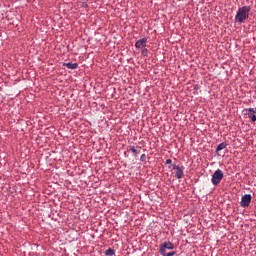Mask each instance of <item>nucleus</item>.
<instances>
[{
    "instance_id": "7",
    "label": "nucleus",
    "mask_w": 256,
    "mask_h": 256,
    "mask_svg": "<svg viewBox=\"0 0 256 256\" xmlns=\"http://www.w3.org/2000/svg\"><path fill=\"white\" fill-rule=\"evenodd\" d=\"M136 49H145L147 47V38H142L135 43Z\"/></svg>"
},
{
    "instance_id": "15",
    "label": "nucleus",
    "mask_w": 256,
    "mask_h": 256,
    "mask_svg": "<svg viewBox=\"0 0 256 256\" xmlns=\"http://www.w3.org/2000/svg\"><path fill=\"white\" fill-rule=\"evenodd\" d=\"M165 163H166V165H171V163H173V160L167 159V160L165 161Z\"/></svg>"
},
{
    "instance_id": "11",
    "label": "nucleus",
    "mask_w": 256,
    "mask_h": 256,
    "mask_svg": "<svg viewBox=\"0 0 256 256\" xmlns=\"http://www.w3.org/2000/svg\"><path fill=\"white\" fill-rule=\"evenodd\" d=\"M105 255L113 256L115 255V250H113V248H109L108 250L105 251Z\"/></svg>"
},
{
    "instance_id": "16",
    "label": "nucleus",
    "mask_w": 256,
    "mask_h": 256,
    "mask_svg": "<svg viewBox=\"0 0 256 256\" xmlns=\"http://www.w3.org/2000/svg\"><path fill=\"white\" fill-rule=\"evenodd\" d=\"M82 6L83 7H89V5H87V3H83Z\"/></svg>"
},
{
    "instance_id": "5",
    "label": "nucleus",
    "mask_w": 256,
    "mask_h": 256,
    "mask_svg": "<svg viewBox=\"0 0 256 256\" xmlns=\"http://www.w3.org/2000/svg\"><path fill=\"white\" fill-rule=\"evenodd\" d=\"M172 169L176 171L175 177L176 179H183V170L185 169L183 166L179 167L176 164L171 165Z\"/></svg>"
},
{
    "instance_id": "10",
    "label": "nucleus",
    "mask_w": 256,
    "mask_h": 256,
    "mask_svg": "<svg viewBox=\"0 0 256 256\" xmlns=\"http://www.w3.org/2000/svg\"><path fill=\"white\" fill-rule=\"evenodd\" d=\"M227 148V144L226 142H222L220 143L217 148H216V153H219V151H223V149H226Z\"/></svg>"
},
{
    "instance_id": "4",
    "label": "nucleus",
    "mask_w": 256,
    "mask_h": 256,
    "mask_svg": "<svg viewBox=\"0 0 256 256\" xmlns=\"http://www.w3.org/2000/svg\"><path fill=\"white\" fill-rule=\"evenodd\" d=\"M253 197L251 194H245L242 196L241 201H240V206L243 207L244 209L249 207L251 205V200Z\"/></svg>"
},
{
    "instance_id": "2",
    "label": "nucleus",
    "mask_w": 256,
    "mask_h": 256,
    "mask_svg": "<svg viewBox=\"0 0 256 256\" xmlns=\"http://www.w3.org/2000/svg\"><path fill=\"white\" fill-rule=\"evenodd\" d=\"M173 251L175 249V244H173L171 241H166L162 244H160L159 253L160 255H165V252L167 251Z\"/></svg>"
},
{
    "instance_id": "6",
    "label": "nucleus",
    "mask_w": 256,
    "mask_h": 256,
    "mask_svg": "<svg viewBox=\"0 0 256 256\" xmlns=\"http://www.w3.org/2000/svg\"><path fill=\"white\" fill-rule=\"evenodd\" d=\"M246 111L248 112V113H246V115H248V118L251 119L252 123H255V121H256L255 108H248V109H246Z\"/></svg>"
},
{
    "instance_id": "9",
    "label": "nucleus",
    "mask_w": 256,
    "mask_h": 256,
    "mask_svg": "<svg viewBox=\"0 0 256 256\" xmlns=\"http://www.w3.org/2000/svg\"><path fill=\"white\" fill-rule=\"evenodd\" d=\"M63 67H67V69H77L79 67V64L68 62V63H63Z\"/></svg>"
},
{
    "instance_id": "14",
    "label": "nucleus",
    "mask_w": 256,
    "mask_h": 256,
    "mask_svg": "<svg viewBox=\"0 0 256 256\" xmlns=\"http://www.w3.org/2000/svg\"><path fill=\"white\" fill-rule=\"evenodd\" d=\"M142 55H144V57L147 55V48H142Z\"/></svg>"
},
{
    "instance_id": "13",
    "label": "nucleus",
    "mask_w": 256,
    "mask_h": 256,
    "mask_svg": "<svg viewBox=\"0 0 256 256\" xmlns=\"http://www.w3.org/2000/svg\"><path fill=\"white\" fill-rule=\"evenodd\" d=\"M140 161H142V163H145L147 161V155L142 154L140 157Z\"/></svg>"
},
{
    "instance_id": "1",
    "label": "nucleus",
    "mask_w": 256,
    "mask_h": 256,
    "mask_svg": "<svg viewBox=\"0 0 256 256\" xmlns=\"http://www.w3.org/2000/svg\"><path fill=\"white\" fill-rule=\"evenodd\" d=\"M249 13H251V6H243L238 8V11L235 16L236 23H244L249 19Z\"/></svg>"
},
{
    "instance_id": "12",
    "label": "nucleus",
    "mask_w": 256,
    "mask_h": 256,
    "mask_svg": "<svg viewBox=\"0 0 256 256\" xmlns=\"http://www.w3.org/2000/svg\"><path fill=\"white\" fill-rule=\"evenodd\" d=\"M175 255H177V252H175V251H172L169 253H167V251H166V252H164V254H162V256H175Z\"/></svg>"
},
{
    "instance_id": "8",
    "label": "nucleus",
    "mask_w": 256,
    "mask_h": 256,
    "mask_svg": "<svg viewBox=\"0 0 256 256\" xmlns=\"http://www.w3.org/2000/svg\"><path fill=\"white\" fill-rule=\"evenodd\" d=\"M137 149H141V147H139V146H136V147L128 146L127 147V151L133 153L134 157H138V155H139V150H137Z\"/></svg>"
},
{
    "instance_id": "3",
    "label": "nucleus",
    "mask_w": 256,
    "mask_h": 256,
    "mask_svg": "<svg viewBox=\"0 0 256 256\" xmlns=\"http://www.w3.org/2000/svg\"><path fill=\"white\" fill-rule=\"evenodd\" d=\"M221 181H223V171L218 169L212 175V184L217 187Z\"/></svg>"
}]
</instances>
